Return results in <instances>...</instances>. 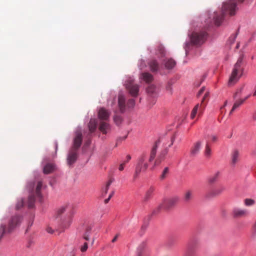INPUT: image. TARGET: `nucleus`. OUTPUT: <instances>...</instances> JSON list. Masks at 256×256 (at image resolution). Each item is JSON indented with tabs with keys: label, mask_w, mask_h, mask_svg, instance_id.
Here are the masks:
<instances>
[{
	"label": "nucleus",
	"mask_w": 256,
	"mask_h": 256,
	"mask_svg": "<svg viewBox=\"0 0 256 256\" xmlns=\"http://www.w3.org/2000/svg\"><path fill=\"white\" fill-rule=\"evenodd\" d=\"M244 0H229L223 4L222 10L219 12H216L213 14L212 19L208 21H212L215 24L218 26L222 23L224 16L226 14H228L230 16L235 14L238 8L237 6L243 2Z\"/></svg>",
	"instance_id": "f257e3e1"
},
{
	"label": "nucleus",
	"mask_w": 256,
	"mask_h": 256,
	"mask_svg": "<svg viewBox=\"0 0 256 256\" xmlns=\"http://www.w3.org/2000/svg\"><path fill=\"white\" fill-rule=\"evenodd\" d=\"M159 144L156 142L152 148L149 157L146 153L142 154L138 158L134 174V178L136 179L141 172H145L148 168V162H151L156 156V150Z\"/></svg>",
	"instance_id": "f03ea898"
},
{
	"label": "nucleus",
	"mask_w": 256,
	"mask_h": 256,
	"mask_svg": "<svg viewBox=\"0 0 256 256\" xmlns=\"http://www.w3.org/2000/svg\"><path fill=\"white\" fill-rule=\"evenodd\" d=\"M42 182L40 180L28 183L27 188L30 192L28 200V206L32 208L34 206L36 196H40Z\"/></svg>",
	"instance_id": "7ed1b4c3"
},
{
	"label": "nucleus",
	"mask_w": 256,
	"mask_h": 256,
	"mask_svg": "<svg viewBox=\"0 0 256 256\" xmlns=\"http://www.w3.org/2000/svg\"><path fill=\"white\" fill-rule=\"evenodd\" d=\"M242 57H240L236 62L234 65L231 75L229 78V85H233L236 84L242 76L244 70L242 66Z\"/></svg>",
	"instance_id": "20e7f679"
},
{
	"label": "nucleus",
	"mask_w": 256,
	"mask_h": 256,
	"mask_svg": "<svg viewBox=\"0 0 256 256\" xmlns=\"http://www.w3.org/2000/svg\"><path fill=\"white\" fill-rule=\"evenodd\" d=\"M118 105L120 112H125L126 108H132L134 106L135 100L132 98L129 99L126 104L124 96L122 94H120L118 98Z\"/></svg>",
	"instance_id": "39448f33"
},
{
	"label": "nucleus",
	"mask_w": 256,
	"mask_h": 256,
	"mask_svg": "<svg viewBox=\"0 0 256 256\" xmlns=\"http://www.w3.org/2000/svg\"><path fill=\"white\" fill-rule=\"evenodd\" d=\"M208 94H209L208 92L205 93L204 96L202 100L201 104H197L194 108L190 114V118L192 119H194L197 114H198V116H200L202 114L206 106L205 100L206 98L208 96Z\"/></svg>",
	"instance_id": "423d86ee"
},
{
	"label": "nucleus",
	"mask_w": 256,
	"mask_h": 256,
	"mask_svg": "<svg viewBox=\"0 0 256 256\" xmlns=\"http://www.w3.org/2000/svg\"><path fill=\"white\" fill-rule=\"evenodd\" d=\"M124 86L132 96H137L139 91V86L137 84H134V80L132 78H128L126 80Z\"/></svg>",
	"instance_id": "0eeeda50"
},
{
	"label": "nucleus",
	"mask_w": 256,
	"mask_h": 256,
	"mask_svg": "<svg viewBox=\"0 0 256 256\" xmlns=\"http://www.w3.org/2000/svg\"><path fill=\"white\" fill-rule=\"evenodd\" d=\"M207 34L205 32H194L190 36L191 42L196 45H200L206 40Z\"/></svg>",
	"instance_id": "6e6552de"
},
{
	"label": "nucleus",
	"mask_w": 256,
	"mask_h": 256,
	"mask_svg": "<svg viewBox=\"0 0 256 256\" xmlns=\"http://www.w3.org/2000/svg\"><path fill=\"white\" fill-rule=\"evenodd\" d=\"M178 198L177 196H174L166 199L164 200L163 202L158 207V210L161 208L166 210L169 209L174 206L178 202Z\"/></svg>",
	"instance_id": "1a4fd4ad"
},
{
	"label": "nucleus",
	"mask_w": 256,
	"mask_h": 256,
	"mask_svg": "<svg viewBox=\"0 0 256 256\" xmlns=\"http://www.w3.org/2000/svg\"><path fill=\"white\" fill-rule=\"evenodd\" d=\"M136 254V256H150V250L147 247L146 241H144L140 244L137 248Z\"/></svg>",
	"instance_id": "9d476101"
},
{
	"label": "nucleus",
	"mask_w": 256,
	"mask_h": 256,
	"mask_svg": "<svg viewBox=\"0 0 256 256\" xmlns=\"http://www.w3.org/2000/svg\"><path fill=\"white\" fill-rule=\"evenodd\" d=\"M82 142V134L80 130H78L75 132L74 138L73 145L71 148L78 150L80 148Z\"/></svg>",
	"instance_id": "9b49d317"
},
{
	"label": "nucleus",
	"mask_w": 256,
	"mask_h": 256,
	"mask_svg": "<svg viewBox=\"0 0 256 256\" xmlns=\"http://www.w3.org/2000/svg\"><path fill=\"white\" fill-rule=\"evenodd\" d=\"M232 216L234 218H245L249 215V212L246 209L234 208L232 210Z\"/></svg>",
	"instance_id": "f8f14e48"
},
{
	"label": "nucleus",
	"mask_w": 256,
	"mask_h": 256,
	"mask_svg": "<svg viewBox=\"0 0 256 256\" xmlns=\"http://www.w3.org/2000/svg\"><path fill=\"white\" fill-rule=\"evenodd\" d=\"M78 158V150L70 148L67 156V162L68 165L73 164Z\"/></svg>",
	"instance_id": "ddd939ff"
},
{
	"label": "nucleus",
	"mask_w": 256,
	"mask_h": 256,
	"mask_svg": "<svg viewBox=\"0 0 256 256\" xmlns=\"http://www.w3.org/2000/svg\"><path fill=\"white\" fill-rule=\"evenodd\" d=\"M110 112L105 108H101L98 113V118L101 121H107L110 116Z\"/></svg>",
	"instance_id": "4468645a"
},
{
	"label": "nucleus",
	"mask_w": 256,
	"mask_h": 256,
	"mask_svg": "<svg viewBox=\"0 0 256 256\" xmlns=\"http://www.w3.org/2000/svg\"><path fill=\"white\" fill-rule=\"evenodd\" d=\"M98 129L103 134H106L110 130V126L106 121H100Z\"/></svg>",
	"instance_id": "2eb2a0df"
},
{
	"label": "nucleus",
	"mask_w": 256,
	"mask_h": 256,
	"mask_svg": "<svg viewBox=\"0 0 256 256\" xmlns=\"http://www.w3.org/2000/svg\"><path fill=\"white\" fill-rule=\"evenodd\" d=\"M163 64L166 69L172 70L176 65V62L173 58H169L164 60Z\"/></svg>",
	"instance_id": "dca6fc26"
},
{
	"label": "nucleus",
	"mask_w": 256,
	"mask_h": 256,
	"mask_svg": "<svg viewBox=\"0 0 256 256\" xmlns=\"http://www.w3.org/2000/svg\"><path fill=\"white\" fill-rule=\"evenodd\" d=\"M225 190L222 186H218L213 188L210 192L211 196H214L220 194Z\"/></svg>",
	"instance_id": "f3484780"
},
{
	"label": "nucleus",
	"mask_w": 256,
	"mask_h": 256,
	"mask_svg": "<svg viewBox=\"0 0 256 256\" xmlns=\"http://www.w3.org/2000/svg\"><path fill=\"white\" fill-rule=\"evenodd\" d=\"M202 144V142L201 141H198L194 144L190 150V154L192 156H195L198 153L200 150Z\"/></svg>",
	"instance_id": "a211bd4d"
},
{
	"label": "nucleus",
	"mask_w": 256,
	"mask_h": 256,
	"mask_svg": "<svg viewBox=\"0 0 256 256\" xmlns=\"http://www.w3.org/2000/svg\"><path fill=\"white\" fill-rule=\"evenodd\" d=\"M250 96V95H248L244 98L239 99L236 100L234 102L233 106L230 112V114H231L235 110L240 106Z\"/></svg>",
	"instance_id": "6ab92c4d"
},
{
	"label": "nucleus",
	"mask_w": 256,
	"mask_h": 256,
	"mask_svg": "<svg viewBox=\"0 0 256 256\" xmlns=\"http://www.w3.org/2000/svg\"><path fill=\"white\" fill-rule=\"evenodd\" d=\"M148 65L150 70L153 72H156L160 68V65L158 61L156 60H152L148 62Z\"/></svg>",
	"instance_id": "aec40b11"
},
{
	"label": "nucleus",
	"mask_w": 256,
	"mask_h": 256,
	"mask_svg": "<svg viewBox=\"0 0 256 256\" xmlns=\"http://www.w3.org/2000/svg\"><path fill=\"white\" fill-rule=\"evenodd\" d=\"M55 170V166L52 164H47L44 168L43 172L44 174H48Z\"/></svg>",
	"instance_id": "412c9836"
},
{
	"label": "nucleus",
	"mask_w": 256,
	"mask_h": 256,
	"mask_svg": "<svg viewBox=\"0 0 256 256\" xmlns=\"http://www.w3.org/2000/svg\"><path fill=\"white\" fill-rule=\"evenodd\" d=\"M88 128L90 132V133H92L94 132V131L96 130V126H97V121L96 119L93 118L90 119L89 123H88Z\"/></svg>",
	"instance_id": "4be33fe9"
},
{
	"label": "nucleus",
	"mask_w": 256,
	"mask_h": 256,
	"mask_svg": "<svg viewBox=\"0 0 256 256\" xmlns=\"http://www.w3.org/2000/svg\"><path fill=\"white\" fill-rule=\"evenodd\" d=\"M168 152V149H166L161 152V153L160 154V156H158V158L156 160L154 164V166H157L160 164L162 161L164 160L165 156L167 154Z\"/></svg>",
	"instance_id": "5701e85b"
},
{
	"label": "nucleus",
	"mask_w": 256,
	"mask_h": 256,
	"mask_svg": "<svg viewBox=\"0 0 256 256\" xmlns=\"http://www.w3.org/2000/svg\"><path fill=\"white\" fill-rule=\"evenodd\" d=\"M142 78L146 82H150L153 80V76L148 72H144L142 74Z\"/></svg>",
	"instance_id": "b1692460"
},
{
	"label": "nucleus",
	"mask_w": 256,
	"mask_h": 256,
	"mask_svg": "<svg viewBox=\"0 0 256 256\" xmlns=\"http://www.w3.org/2000/svg\"><path fill=\"white\" fill-rule=\"evenodd\" d=\"M92 232V228L90 226H88L86 228L84 233L83 235V238L86 240H89V237Z\"/></svg>",
	"instance_id": "393cba45"
},
{
	"label": "nucleus",
	"mask_w": 256,
	"mask_h": 256,
	"mask_svg": "<svg viewBox=\"0 0 256 256\" xmlns=\"http://www.w3.org/2000/svg\"><path fill=\"white\" fill-rule=\"evenodd\" d=\"M239 152L238 150H234L232 154V164L234 165L238 161Z\"/></svg>",
	"instance_id": "a878e982"
},
{
	"label": "nucleus",
	"mask_w": 256,
	"mask_h": 256,
	"mask_svg": "<svg viewBox=\"0 0 256 256\" xmlns=\"http://www.w3.org/2000/svg\"><path fill=\"white\" fill-rule=\"evenodd\" d=\"M204 154L206 157L210 158L212 154V150L208 142H206L205 149L204 150Z\"/></svg>",
	"instance_id": "bb28decb"
},
{
	"label": "nucleus",
	"mask_w": 256,
	"mask_h": 256,
	"mask_svg": "<svg viewBox=\"0 0 256 256\" xmlns=\"http://www.w3.org/2000/svg\"><path fill=\"white\" fill-rule=\"evenodd\" d=\"M193 197V192L190 190H187L184 196V201L188 202L190 201Z\"/></svg>",
	"instance_id": "cd10ccee"
},
{
	"label": "nucleus",
	"mask_w": 256,
	"mask_h": 256,
	"mask_svg": "<svg viewBox=\"0 0 256 256\" xmlns=\"http://www.w3.org/2000/svg\"><path fill=\"white\" fill-rule=\"evenodd\" d=\"M154 190V188L153 187H150L148 188V190L146 191L145 196L144 198V200L145 201L148 200L150 198Z\"/></svg>",
	"instance_id": "c85d7f7f"
},
{
	"label": "nucleus",
	"mask_w": 256,
	"mask_h": 256,
	"mask_svg": "<svg viewBox=\"0 0 256 256\" xmlns=\"http://www.w3.org/2000/svg\"><path fill=\"white\" fill-rule=\"evenodd\" d=\"M244 203L246 206H251L255 204V200L252 198H246L244 200Z\"/></svg>",
	"instance_id": "c756f323"
},
{
	"label": "nucleus",
	"mask_w": 256,
	"mask_h": 256,
	"mask_svg": "<svg viewBox=\"0 0 256 256\" xmlns=\"http://www.w3.org/2000/svg\"><path fill=\"white\" fill-rule=\"evenodd\" d=\"M113 182L112 179H110L106 184L105 186L102 188V194H106L108 192V191L109 189V188Z\"/></svg>",
	"instance_id": "7c9ffc66"
},
{
	"label": "nucleus",
	"mask_w": 256,
	"mask_h": 256,
	"mask_svg": "<svg viewBox=\"0 0 256 256\" xmlns=\"http://www.w3.org/2000/svg\"><path fill=\"white\" fill-rule=\"evenodd\" d=\"M169 173V168L168 167H166L162 172V174L160 176V178L162 180L165 179L168 176Z\"/></svg>",
	"instance_id": "2f4dec72"
},
{
	"label": "nucleus",
	"mask_w": 256,
	"mask_h": 256,
	"mask_svg": "<svg viewBox=\"0 0 256 256\" xmlns=\"http://www.w3.org/2000/svg\"><path fill=\"white\" fill-rule=\"evenodd\" d=\"M158 54L160 55V57H164L166 55V51L163 46H158Z\"/></svg>",
	"instance_id": "473e14b6"
},
{
	"label": "nucleus",
	"mask_w": 256,
	"mask_h": 256,
	"mask_svg": "<svg viewBox=\"0 0 256 256\" xmlns=\"http://www.w3.org/2000/svg\"><path fill=\"white\" fill-rule=\"evenodd\" d=\"M219 172H217L216 174H214V176H212L208 178V182L210 184L214 183L216 181L218 176H219Z\"/></svg>",
	"instance_id": "72a5a7b5"
},
{
	"label": "nucleus",
	"mask_w": 256,
	"mask_h": 256,
	"mask_svg": "<svg viewBox=\"0 0 256 256\" xmlns=\"http://www.w3.org/2000/svg\"><path fill=\"white\" fill-rule=\"evenodd\" d=\"M68 208H69V206L67 205H66V206H62L60 208H59V210H58V215H60L62 214H63L64 212H65L67 209Z\"/></svg>",
	"instance_id": "f704fd0d"
},
{
	"label": "nucleus",
	"mask_w": 256,
	"mask_h": 256,
	"mask_svg": "<svg viewBox=\"0 0 256 256\" xmlns=\"http://www.w3.org/2000/svg\"><path fill=\"white\" fill-rule=\"evenodd\" d=\"M24 206V200L22 199L18 200L16 204V210H20Z\"/></svg>",
	"instance_id": "c9c22d12"
},
{
	"label": "nucleus",
	"mask_w": 256,
	"mask_h": 256,
	"mask_svg": "<svg viewBox=\"0 0 256 256\" xmlns=\"http://www.w3.org/2000/svg\"><path fill=\"white\" fill-rule=\"evenodd\" d=\"M155 90V86L154 85H150L147 88V92L149 94H152Z\"/></svg>",
	"instance_id": "e433bc0d"
},
{
	"label": "nucleus",
	"mask_w": 256,
	"mask_h": 256,
	"mask_svg": "<svg viewBox=\"0 0 256 256\" xmlns=\"http://www.w3.org/2000/svg\"><path fill=\"white\" fill-rule=\"evenodd\" d=\"M88 245L87 242H84V245L80 248V250L82 252H86L88 249Z\"/></svg>",
	"instance_id": "4c0bfd02"
},
{
	"label": "nucleus",
	"mask_w": 256,
	"mask_h": 256,
	"mask_svg": "<svg viewBox=\"0 0 256 256\" xmlns=\"http://www.w3.org/2000/svg\"><path fill=\"white\" fill-rule=\"evenodd\" d=\"M210 138L211 139L212 142H216L218 139V136L215 135L210 136Z\"/></svg>",
	"instance_id": "58836bf2"
},
{
	"label": "nucleus",
	"mask_w": 256,
	"mask_h": 256,
	"mask_svg": "<svg viewBox=\"0 0 256 256\" xmlns=\"http://www.w3.org/2000/svg\"><path fill=\"white\" fill-rule=\"evenodd\" d=\"M236 36H237V34H234V36H232L230 38V39L229 40L230 41H231V42L232 43L234 42L236 38Z\"/></svg>",
	"instance_id": "ea45409f"
},
{
	"label": "nucleus",
	"mask_w": 256,
	"mask_h": 256,
	"mask_svg": "<svg viewBox=\"0 0 256 256\" xmlns=\"http://www.w3.org/2000/svg\"><path fill=\"white\" fill-rule=\"evenodd\" d=\"M114 120L116 122L118 123V122H120L121 118L118 116H116L114 118Z\"/></svg>",
	"instance_id": "a19ab883"
},
{
	"label": "nucleus",
	"mask_w": 256,
	"mask_h": 256,
	"mask_svg": "<svg viewBox=\"0 0 256 256\" xmlns=\"http://www.w3.org/2000/svg\"><path fill=\"white\" fill-rule=\"evenodd\" d=\"M126 164L125 162H123L122 163V164H120V166H119V170H120V171H122L124 169V166H125Z\"/></svg>",
	"instance_id": "79ce46f5"
},
{
	"label": "nucleus",
	"mask_w": 256,
	"mask_h": 256,
	"mask_svg": "<svg viewBox=\"0 0 256 256\" xmlns=\"http://www.w3.org/2000/svg\"><path fill=\"white\" fill-rule=\"evenodd\" d=\"M205 90V88L204 87H202L198 92V96H200L202 94H203V92H204Z\"/></svg>",
	"instance_id": "37998d69"
},
{
	"label": "nucleus",
	"mask_w": 256,
	"mask_h": 256,
	"mask_svg": "<svg viewBox=\"0 0 256 256\" xmlns=\"http://www.w3.org/2000/svg\"><path fill=\"white\" fill-rule=\"evenodd\" d=\"M242 88H243L242 87V88H241L240 89V90H238L236 92V93H235V94H234V98H236V96H237L239 92H240L242 91Z\"/></svg>",
	"instance_id": "c03bdc74"
},
{
	"label": "nucleus",
	"mask_w": 256,
	"mask_h": 256,
	"mask_svg": "<svg viewBox=\"0 0 256 256\" xmlns=\"http://www.w3.org/2000/svg\"><path fill=\"white\" fill-rule=\"evenodd\" d=\"M118 236H119L118 234H116V236H115L114 238L112 240V242H116L117 240V239H118Z\"/></svg>",
	"instance_id": "a18cd8bd"
},
{
	"label": "nucleus",
	"mask_w": 256,
	"mask_h": 256,
	"mask_svg": "<svg viewBox=\"0 0 256 256\" xmlns=\"http://www.w3.org/2000/svg\"><path fill=\"white\" fill-rule=\"evenodd\" d=\"M131 159V156H130V155H128L126 156V161L124 162H125V164L128 162Z\"/></svg>",
	"instance_id": "49530a36"
},
{
	"label": "nucleus",
	"mask_w": 256,
	"mask_h": 256,
	"mask_svg": "<svg viewBox=\"0 0 256 256\" xmlns=\"http://www.w3.org/2000/svg\"><path fill=\"white\" fill-rule=\"evenodd\" d=\"M174 140H175V136H174L172 138H171V144H170L169 146H170L172 145V144H173V143H174Z\"/></svg>",
	"instance_id": "de8ad7c7"
},
{
	"label": "nucleus",
	"mask_w": 256,
	"mask_h": 256,
	"mask_svg": "<svg viewBox=\"0 0 256 256\" xmlns=\"http://www.w3.org/2000/svg\"><path fill=\"white\" fill-rule=\"evenodd\" d=\"M252 120L254 121H256V110L254 112L252 115Z\"/></svg>",
	"instance_id": "09e8293b"
},
{
	"label": "nucleus",
	"mask_w": 256,
	"mask_h": 256,
	"mask_svg": "<svg viewBox=\"0 0 256 256\" xmlns=\"http://www.w3.org/2000/svg\"><path fill=\"white\" fill-rule=\"evenodd\" d=\"M47 232L48 233H51V234H52L53 232V230H52L51 228H47Z\"/></svg>",
	"instance_id": "8fccbe9b"
},
{
	"label": "nucleus",
	"mask_w": 256,
	"mask_h": 256,
	"mask_svg": "<svg viewBox=\"0 0 256 256\" xmlns=\"http://www.w3.org/2000/svg\"><path fill=\"white\" fill-rule=\"evenodd\" d=\"M114 194V191H112L111 192V193L110 194V195L108 196L109 198L110 199Z\"/></svg>",
	"instance_id": "3c124183"
},
{
	"label": "nucleus",
	"mask_w": 256,
	"mask_h": 256,
	"mask_svg": "<svg viewBox=\"0 0 256 256\" xmlns=\"http://www.w3.org/2000/svg\"><path fill=\"white\" fill-rule=\"evenodd\" d=\"M110 200V198H109L108 197V198H106L104 200L105 204H107L109 202Z\"/></svg>",
	"instance_id": "603ef678"
},
{
	"label": "nucleus",
	"mask_w": 256,
	"mask_h": 256,
	"mask_svg": "<svg viewBox=\"0 0 256 256\" xmlns=\"http://www.w3.org/2000/svg\"><path fill=\"white\" fill-rule=\"evenodd\" d=\"M94 240H95V238H92V244H93L94 243Z\"/></svg>",
	"instance_id": "864d4df0"
},
{
	"label": "nucleus",
	"mask_w": 256,
	"mask_h": 256,
	"mask_svg": "<svg viewBox=\"0 0 256 256\" xmlns=\"http://www.w3.org/2000/svg\"><path fill=\"white\" fill-rule=\"evenodd\" d=\"M238 47H239V44H237V45H236V48H238Z\"/></svg>",
	"instance_id": "5fc2aeb1"
},
{
	"label": "nucleus",
	"mask_w": 256,
	"mask_h": 256,
	"mask_svg": "<svg viewBox=\"0 0 256 256\" xmlns=\"http://www.w3.org/2000/svg\"><path fill=\"white\" fill-rule=\"evenodd\" d=\"M226 104H227V102L226 101L225 102H224V106H226Z\"/></svg>",
	"instance_id": "6e6d98bb"
},
{
	"label": "nucleus",
	"mask_w": 256,
	"mask_h": 256,
	"mask_svg": "<svg viewBox=\"0 0 256 256\" xmlns=\"http://www.w3.org/2000/svg\"><path fill=\"white\" fill-rule=\"evenodd\" d=\"M254 56H252V59H254Z\"/></svg>",
	"instance_id": "4d7b16f0"
}]
</instances>
